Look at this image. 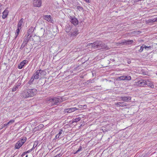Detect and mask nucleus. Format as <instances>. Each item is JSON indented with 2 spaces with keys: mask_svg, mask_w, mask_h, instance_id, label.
Returning a JSON list of instances; mask_svg holds the SVG:
<instances>
[{
  "mask_svg": "<svg viewBox=\"0 0 157 157\" xmlns=\"http://www.w3.org/2000/svg\"><path fill=\"white\" fill-rule=\"evenodd\" d=\"M37 93V90L36 89H28L22 92L21 96L23 98H26L33 97Z\"/></svg>",
  "mask_w": 157,
  "mask_h": 157,
  "instance_id": "1",
  "label": "nucleus"
},
{
  "mask_svg": "<svg viewBox=\"0 0 157 157\" xmlns=\"http://www.w3.org/2000/svg\"><path fill=\"white\" fill-rule=\"evenodd\" d=\"M46 74L45 72L43 70H37L35 71L33 75L35 79H38L39 78L41 79Z\"/></svg>",
  "mask_w": 157,
  "mask_h": 157,
  "instance_id": "2",
  "label": "nucleus"
},
{
  "mask_svg": "<svg viewBox=\"0 0 157 157\" xmlns=\"http://www.w3.org/2000/svg\"><path fill=\"white\" fill-rule=\"evenodd\" d=\"M27 140L25 137H23L21 138V140L18 141L16 144L14 148L16 149L19 148Z\"/></svg>",
  "mask_w": 157,
  "mask_h": 157,
  "instance_id": "3",
  "label": "nucleus"
},
{
  "mask_svg": "<svg viewBox=\"0 0 157 157\" xmlns=\"http://www.w3.org/2000/svg\"><path fill=\"white\" fill-rule=\"evenodd\" d=\"M49 101L50 102H52L53 105H57L59 102H61L62 101V99L59 97L50 98Z\"/></svg>",
  "mask_w": 157,
  "mask_h": 157,
  "instance_id": "4",
  "label": "nucleus"
},
{
  "mask_svg": "<svg viewBox=\"0 0 157 157\" xmlns=\"http://www.w3.org/2000/svg\"><path fill=\"white\" fill-rule=\"evenodd\" d=\"M136 85L140 86H143L146 85V81L145 80L141 79L135 82Z\"/></svg>",
  "mask_w": 157,
  "mask_h": 157,
  "instance_id": "5",
  "label": "nucleus"
},
{
  "mask_svg": "<svg viewBox=\"0 0 157 157\" xmlns=\"http://www.w3.org/2000/svg\"><path fill=\"white\" fill-rule=\"evenodd\" d=\"M41 0H34L33 5L34 6L40 7L41 5Z\"/></svg>",
  "mask_w": 157,
  "mask_h": 157,
  "instance_id": "6",
  "label": "nucleus"
},
{
  "mask_svg": "<svg viewBox=\"0 0 157 157\" xmlns=\"http://www.w3.org/2000/svg\"><path fill=\"white\" fill-rule=\"evenodd\" d=\"M101 48L106 49L107 48V46L101 41H99L98 49H100Z\"/></svg>",
  "mask_w": 157,
  "mask_h": 157,
  "instance_id": "7",
  "label": "nucleus"
},
{
  "mask_svg": "<svg viewBox=\"0 0 157 157\" xmlns=\"http://www.w3.org/2000/svg\"><path fill=\"white\" fill-rule=\"evenodd\" d=\"M70 21L71 23L75 26L77 25L78 24V19L75 17H71Z\"/></svg>",
  "mask_w": 157,
  "mask_h": 157,
  "instance_id": "8",
  "label": "nucleus"
},
{
  "mask_svg": "<svg viewBox=\"0 0 157 157\" xmlns=\"http://www.w3.org/2000/svg\"><path fill=\"white\" fill-rule=\"evenodd\" d=\"M115 105H116L117 107H124L126 106V103L124 102H117L114 103Z\"/></svg>",
  "mask_w": 157,
  "mask_h": 157,
  "instance_id": "9",
  "label": "nucleus"
},
{
  "mask_svg": "<svg viewBox=\"0 0 157 157\" xmlns=\"http://www.w3.org/2000/svg\"><path fill=\"white\" fill-rule=\"evenodd\" d=\"M120 99L124 102H128L131 100V97L130 96H122L120 97Z\"/></svg>",
  "mask_w": 157,
  "mask_h": 157,
  "instance_id": "10",
  "label": "nucleus"
},
{
  "mask_svg": "<svg viewBox=\"0 0 157 157\" xmlns=\"http://www.w3.org/2000/svg\"><path fill=\"white\" fill-rule=\"evenodd\" d=\"M78 109L76 107H72L70 108L66 109H64V112L65 113H71L75 111V110Z\"/></svg>",
  "mask_w": 157,
  "mask_h": 157,
  "instance_id": "11",
  "label": "nucleus"
},
{
  "mask_svg": "<svg viewBox=\"0 0 157 157\" xmlns=\"http://www.w3.org/2000/svg\"><path fill=\"white\" fill-rule=\"evenodd\" d=\"M78 33L77 30H75L73 32H71L70 33V36L72 38H75L78 34Z\"/></svg>",
  "mask_w": 157,
  "mask_h": 157,
  "instance_id": "12",
  "label": "nucleus"
},
{
  "mask_svg": "<svg viewBox=\"0 0 157 157\" xmlns=\"http://www.w3.org/2000/svg\"><path fill=\"white\" fill-rule=\"evenodd\" d=\"M44 19L47 21L52 23V18L50 15H45L44 16Z\"/></svg>",
  "mask_w": 157,
  "mask_h": 157,
  "instance_id": "13",
  "label": "nucleus"
},
{
  "mask_svg": "<svg viewBox=\"0 0 157 157\" xmlns=\"http://www.w3.org/2000/svg\"><path fill=\"white\" fill-rule=\"evenodd\" d=\"M9 13V11L7 9H5L2 13L3 15L2 18L3 19H5L7 17Z\"/></svg>",
  "mask_w": 157,
  "mask_h": 157,
  "instance_id": "14",
  "label": "nucleus"
},
{
  "mask_svg": "<svg viewBox=\"0 0 157 157\" xmlns=\"http://www.w3.org/2000/svg\"><path fill=\"white\" fill-rule=\"evenodd\" d=\"M27 61L26 60H23L22 62H21L19 65L18 66V68L19 69H22L23 67L25 65V64L27 62Z\"/></svg>",
  "mask_w": 157,
  "mask_h": 157,
  "instance_id": "15",
  "label": "nucleus"
},
{
  "mask_svg": "<svg viewBox=\"0 0 157 157\" xmlns=\"http://www.w3.org/2000/svg\"><path fill=\"white\" fill-rule=\"evenodd\" d=\"M146 81V84L148 86L151 87V88L154 87V85L152 82L151 81H149L148 80H147Z\"/></svg>",
  "mask_w": 157,
  "mask_h": 157,
  "instance_id": "16",
  "label": "nucleus"
},
{
  "mask_svg": "<svg viewBox=\"0 0 157 157\" xmlns=\"http://www.w3.org/2000/svg\"><path fill=\"white\" fill-rule=\"evenodd\" d=\"M134 42L133 40H124L122 42L124 44H132Z\"/></svg>",
  "mask_w": 157,
  "mask_h": 157,
  "instance_id": "17",
  "label": "nucleus"
},
{
  "mask_svg": "<svg viewBox=\"0 0 157 157\" xmlns=\"http://www.w3.org/2000/svg\"><path fill=\"white\" fill-rule=\"evenodd\" d=\"M99 41H96L91 44L92 47L94 48H98Z\"/></svg>",
  "mask_w": 157,
  "mask_h": 157,
  "instance_id": "18",
  "label": "nucleus"
},
{
  "mask_svg": "<svg viewBox=\"0 0 157 157\" xmlns=\"http://www.w3.org/2000/svg\"><path fill=\"white\" fill-rule=\"evenodd\" d=\"M81 119V118L79 117H77L75 118H73L72 121V123L77 122L79 121Z\"/></svg>",
  "mask_w": 157,
  "mask_h": 157,
  "instance_id": "19",
  "label": "nucleus"
},
{
  "mask_svg": "<svg viewBox=\"0 0 157 157\" xmlns=\"http://www.w3.org/2000/svg\"><path fill=\"white\" fill-rule=\"evenodd\" d=\"M35 28H34L33 27H31L29 28L27 32V33L28 34V36H29L30 34L32 32H33Z\"/></svg>",
  "mask_w": 157,
  "mask_h": 157,
  "instance_id": "20",
  "label": "nucleus"
},
{
  "mask_svg": "<svg viewBox=\"0 0 157 157\" xmlns=\"http://www.w3.org/2000/svg\"><path fill=\"white\" fill-rule=\"evenodd\" d=\"M71 29V26L69 25H66L65 27V31L67 33L69 32Z\"/></svg>",
  "mask_w": 157,
  "mask_h": 157,
  "instance_id": "21",
  "label": "nucleus"
},
{
  "mask_svg": "<svg viewBox=\"0 0 157 157\" xmlns=\"http://www.w3.org/2000/svg\"><path fill=\"white\" fill-rule=\"evenodd\" d=\"M24 21V19L23 18H21L18 24L17 27L21 28V26L22 24L23 23Z\"/></svg>",
  "mask_w": 157,
  "mask_h": 157,
  "instance_id": "22",
  "label": "nucleus"
},
{
  "mask_svg": "<svg viewBox=\"0 0 157 157\" xmlns=\"http://www.w3.org/2000/svg\"><path fill=\"white\" fill-rule=\"evenodd\" d=\"M20 84L18 85H15L12 89V92H14L16 91L18 88V86H20Z\"/></svg>",
  "mask_w": 157,
  "mask_h": 157,
  "instance_id": "23",
  "label": "nucleus"
},
{
  "mask_svg": "<svg viewBox=\"0 0 157 157\" xmlns=\"http://www.w3.org/2000/svg\"><path fill=\"white\" fill-rule=\"evenodd\" d=\"M21 29V28L17 27V29L16 30V36L15 38L17 37V36L18 35L19 33L20 32V30Z\"/></svg>",
  "mask_w": 157,
  "mask_h": 157,
  "instance_id": "24",
  "label": "nucleus"
},
{
  "mask_svg": "<svg viewBox=\"0 0 157 157\" xmlns=\"http://www.w3.org/2000/svg\"><path fill=\"white\" fill-rule=\"evenodd\" d=\"M131 79V77L129 75H125L124 80H130Z\"/></svg>",
  "mask_w": 157,
  "mask_h": 157,
  "instance_id": "25",
  "label": "nucleus"
},
{
  "mask_svg": "<svg viewBox=\"0 0 157 157\" xmlns=\"http://www.w3.org/2000/svg\"><path fill=\"white\" fill-rule=\"evenodd\" d=\"M149 22H153L157 21V17L155 18H153V19H150L149 20Z\"/></svg>",
  "mask_w": 157,
  "mask_h": 157,
  "instance_id": "26",
  "label": "nucleus"
},
{
  "mask_svg": "<svg viewBox=\"0 0 157 157\" xmlns=\"http://www.w3.org/2000/svg\"><path fill=\"white\" fill-rule=\"evenodd\" d=\"M8 124H7V123H5L2 126V129L4 128H5V129H6L8 127Z\"/></svg>",
  "mask_w": 157,
  "mask_h": 157,
  "instance_id": "27",
  "label": "nucleus"
},
{
  "mask_svg": "<svg viewBox=\"0 0 157 157\" xmlns=\"http://www.w3.org/2000/svg\"><path fill=\"white\" fill-rule=\"evenodd\" d=\"M27 44V42H25V43H24V42H23L22 43V44H21V46L20 47V48L21 49H23L25 47V44Z\"/></svg>",
  "mask_w": 157,
  "mask_h": 157,
  "instance_id": "28",
  "label": "nucleus"
},
{
  "mask_svg": "<svg viewBox=\"0 0 157 157\" xmlns=\"http://www.w3.org/2000/svg\"><path fill=\"white\" fill-rule=\"evenodd\" d=\"M15 121L13 119L10 120V121L8 122H7V124H8V125L9 124H11L13 123Z\"/></svg>",
  "mask_w": 157,
  "mask_h": 157,
  "instance_id": "29",
  "label": "nucleus"
},
{
  "mask_svg": "<svg viewBox=\"0 0 157 157\" xmlns=\"http://www.w3.org/2000/svg\"><path fill=\"white\" fill-rule=\"evenodd\" d=\"M15 121L13 119L10 120V121L8 122H7V124H8V125L9 124H11L13 123Z\"/></svg>",
  "mask_w": 157,
  "mask_h": 157,
  "instance_id": "30",
  "label": "nucleus"
},
{
  "mask_svg": "<svg viewBox=\"0 0 157 157\" xmlns=\"http://www.w3.org/2000/svg\"><path fill=\"white\" fill-rule=\"evenodd\" d=\"M125 75H122L118 77V79L120 80H124Z\"/></svg>",
  "mask_w": 157,
  "mask_h": 157,
  "instance_id": "31",
  "label": "nucleus"
},
{
  "mask_svg": "<svg viewBox=\"0 0 157 157\" xmlns=\"http://www.w3.org/2000/svg\"><path fill=\"white\" fill-rule=\"evenodd\" d=\"M144 44H143L140 47V49L139 50V51L140 52H141L144 48Z\"/></svg>",
  "mask_w": 157,
  "mask_h": 157,
  "instance_id": "32",
  "label": "nucleus"
},
{
  "mask_svg": "<svg viewBox=\"0 0 157 157\" xmlns=\"http://www.w3.org/2000/svg\"><path fill=\"white\" fill-rule=\"evenodd\" d=\"M77 9L79 11H82L83 10V8L80 6H78L77 8Z\"/></svg>",
  "mask_w": 157,
  "mask_h": 157,
  "instance_id": "33",
  "label": "nucleus"
},
{
  "mask_svg": "<svg viewBox=\"0 0 157 157\" xmlns=\"http://www.w3.org/2000/svg\"><path fill=\"white\" fill-rule=\"evenodd\" d=\"M82 150V147L81 146H80L79 148L77 150V151L75 153H75H78V152H79V151H81Z\"/></svg>",
  "mask_w": 157,
  "mask_h": 157,
  "instance_id": "34",
  "label": "nucleus"
},
{
  "mask_svg": "<svg viewBox=\"0 0 157 157\" xmlns=\"http://www.w3.org/2000/svg\"><path fill=\"white\" fill-rule=\"evenodd\" d=\"M31 150H28L27 151H25V152H24L22 154V155H24L25 154H27V153H29V152H31Z\"/></svg>",
  "mask_w": 157,
  "mask_h": 157,
  "instance_id": "35",
  "label": "nucleus"
},
{
  "mask_svg": "<svg viewBox=\"0 0 157 157\" xmlns=\"http://www.w3.org/2000/svg\"><path fill=\"white\" fill-rule=\"evenodd\" d=\"M62 154H61V153H59L54 156V157H60L62 156Z\"/></svg>",
  "mask_w": 157,
  "mask_h": 157,
  "instance_id": "36",
  "label": "nucleus"
},
{
  "mask_svg": "<svg viewBox=\"0 0 157 157\" xmlns=\"http://www.w3.org/2000/svg\"><path fill=\"white\" fill-rule=\"evenodd\" d=\"M63 132V130L62 129H61L60 131H59V133L58 134V135L60 136V135L62 134V132Z\"/></svg>",
  "mask_w": 157,
  "mask_h": 157,
  "instance_id": "37",
  "label": "nucleus"
},
{
  "mask_svg": "<svg viewBox=\"0 0 157 157\" xmlns=\"http://www.w3.org/2000/svg\"><path fill=\"white\" fill-rule=\"evenodd\" d=\"M144 48L145 49H146L147 48H150L151 47V46H146L144 45Z\"/></svg>",
  "mask_w": 157,
  "mask_h": 157,
  "instance_id": "38",
  "label": "nucleus"
},
{
  "mask_svg": "<svg viewBox=\"0 0 157 157\" xmlns=\"http://www.w3.org/2000/svg\"><path fill=\"white\" fill-rule=\"evenodd\" d=\"M34 79H35V78H34V77H33V75L30 80L33 82Z\"/></svg>",
  "mask_w": 157,
  "mask_h": 157,
  "instance_id": "39",
  "label": "nucleus"
},
{
  "mask_svg": "<svg viewBox=\"0 0 157 157\" xmlns=\"http://www.w3.org/2000/svg\"><path fill=\"white\" fill-rule=\"evenodd\" d=\"M127 62L128 64H130L131 63V61L130 59H128L127 60Z\"/></svg>",
  "mask_w": 157,
  "mask_h": 157,
  "instance_id": "40",
  "label": "nucleus"
},
{
  "mask_svg": "<svg viewBox=\"0 0 157 157\" xmlns=\"http://www.w3.org/2000/svg\"><path fill=\"white\" fill-rule=\"evenodd\" d=\"M60 136L59 135H58V134L56 135V139H58L59 138Z\"/></svg>",
  "mask_w": 157,
  "mask_h": 157,
  "instance_id": "41",
  "label": "nucleus"
},
{
  "mask_svg": "<svg viewBox=\"0 0 157 157\" xmlns=\"http://www.w3.org/2000/svg\"><path fill=\"white\" fill-rule=\"evenodd\" d=\"M87 107V106L86 105H82V109H86Z\"/></svg>",
  "mask_w": 157,
  "mask_h": 157,
  "instance_id": "42",
  "label": "nucleus"
},
{
  "mask_svg": "<svg viewBox=\"0 0 157 157\" xmlns=\"http://www.w3.org/2000/svg\"><path fill=\"white\" fill-rule=\"evenodd\" d=\"M78 107L79 108L82 109V105H78Z\"/></svg>",
  "mask_w": 157,
  "mask_h": 157,
  "instance_id": "43",
  "label": "nucleus"
},
{
  "mask_svg": "<svg viewBox=\"0 0 157 157\" xmlns=\"http://www.w3.org/2000/svg\"><path fill=\"white\" fill-rule=\"evenodd\" d=\"M33 83V82H32L31 81H30V80H29V82H28V83L29 84V85H31V84L32 83Z\"/></svg>",
  "mask_w": 157,
  "mask_h": 157,
  "instance_id": "44",
  "label": "nucleus"
},
{
  "mask_svg": "<svg viewBox=\"0 0 157 157\" xmlns=\"http://www.w3.org/2000/svg\"><path fill=\"white\" fill-rule=\"evenodd\" d=\"M35 148V146L34 145H33V147L30 150H31V151H32L34 148Z\"/></svg>",
  "mask_w": 157,
  "mask_h": 157,
  "instance_id": "45",
  "label": "nucleus"
},
{
  "mask_svg": "<svg viewBox=\"0 0 157 157\" xmlns=\"http://www.w3.org/2000/svg\"><path fill=\"white\" fill-rule=\"evenodd\" d=\"M85 1L87 2H89V0H85Z\"/></svg>",
  "mask_w": 157,
  "mask_h": 157,
  "instance_id": "46",
  "label": "nucleus"
},
{
  "mask_svg": "<svg viewBox=\"0 0 157 157\" xmlns=\"http://www.w3.org/2000/svg\"><path fill=\"white\" fill-rule=\"evenodd\" d=\"M39 126H40V127H42L43 126V125L42 124H40Z\"/></svg>",
  "mask_w": 157,
  "mask_h": 157,
  "instance_id": "47",
  "label": "nucleus"
},
{
  "mask_svg": "<svg viewBox=\"0 0 157 157\" xmlns=\"http://www.w3.org/2000/svg\"><path fill=\"white\" fill-rule=\"evenodd\" d=\"M25 157H28V155H26L25 156Z\"/></svg>",
  "mask_w": 157,
  "mask_h": 157,
  "instance_id": "48",
  "label": "nucleus"
},
{
  "mask_svg": "<svg viewBox=\"0 0 157 157\" xmlns=\"http://www.w3.org/2000/svg\"><path fill=\"white\" fill-rule=\"evenodd\" d=\"M1 129H2V128H0V130Z\"/></svg>",
  "mask_w": 157,
  "mask_h": 157,
  "instance_id": "49",
  "label": "nucleus"
},
{
  "mask_svg": "<svg viewBox=\"0 0 157 157\" xmlns=\"http://www.w3.org/2000/svg\"><path fill=\"white\" fill-rule=\"evenodd\" d=\"M1 5H0V8L1 7Z\"/></svg>",
  "mask_w": 157,
  "mask_h": 157,
  "instance_id": "50",
  "label": "nucleus"
}]
</instances>
